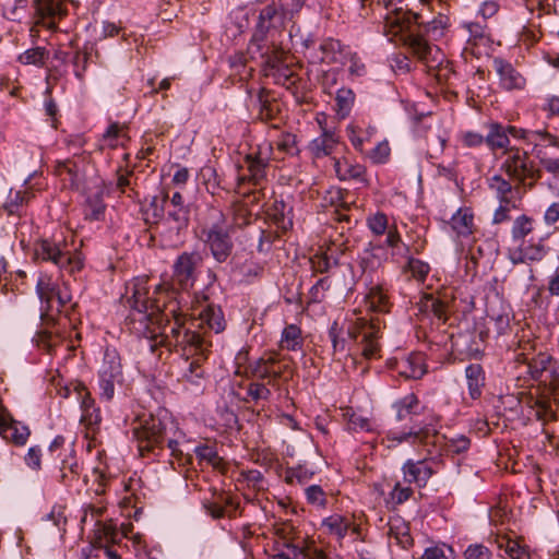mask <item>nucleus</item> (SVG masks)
<instances>
[{
    "mask_svg": "<svg viewBox=\"0 0 559 559\" xmlns=\"http://www.w3.org/2000/svg\"><path fill=\"white\" fill-rule=\"evenodd\" d=\"M146 290L143 286L136 288L132 296V310L130 311L127 323L131 332L142 337L152 353L158 347H166L168 350L180 352L189 362L183 377L189 381H194L203 377L204 370L202 362L207 358L212 346L205 335L195 331L185 329V314L179 312L176 302L166 306L165 316H171L174 322L154 321V314L157 310L147 312Z\"/></svg>",
    "mask_w": 559,
    "mask_h": 559,
    "instance_id": "f257e3e1",
    "label": "nucleus"
},
{
    "mask_svg": "<svg viewBox=\"0 0 559 559\" xmlns=\"http://www.w3.org/2000/svg\"><path fill=\"white\" fill-rule=\"evenodd\" d=\"M201 262V257L197 252H183L181 253L174 263V273L171 282H163L157 285L154 295L155 297H148V289L145 281H138L133 284V292L136 288L143 286L146 290L147 299V312L157 310L158 314H154V321L169 322L171 316H165L166 306L171 302H176L179 308V312L182 313L178 301L179 290H186L191 287L195 281V270ZM133 296V295H131ZM130 304L132 305V297H130Z\"/></svg>",
    "mask_w": 559,
    "mask_h": 559,
    "instance_id": "f03ea898",
    "label": "nucleus"
},
{
    "mask_svg": "<svg viewBox=\"0 0 559 559\" xmlns=\"http://www.w3.org/2000/svg\"><path fill=\"white\" fill-rule=\"evenodd\" d=\"M133 436L138 442V450L142 457L146 456L155 449H162L165 440H167V447L170 449L173 456L180 459L182 455L179 449V441L183 437V432L170 417L162 419L151 416L139 427L133 429Z\"/></svg>",
    "mask_w": 559,
    "mask_h": 559,
    "instance_id": "7ed1b4c3",
    "label": "nucleus"
},
{
    "mask_svg": "<svg viewBox=\"0 0 559 559\" xmlns=\"http://www.w3.org/2000/svg\"><path fill=\"white\" fill-rule=\"evenodd\" d=\"M365 305L368 311L381 316L384 309V293L381 286L371 289L367 295ZM348 335L356 340L361 336V354L366 359L381 357V329L379 317H370L369 320L364 318L357 319V322L348 329Z\"/></svg>",
    "mask_w": 559,
    "mask_h": 559,
    "instance_id": "20e7f679",
    "label": "nucleus"
},
{
    "mask_svg": "<svg viewBox=\"0 0 559 559\" xmlns=\"http://www.w3.org/2000/svg\"><path fill=\"white\" fill-rule=\"evenodd\" d=\"M415 27H412L414 41L416 44L404 43L400 38L396 40H388L394 44L396 47H405L407 51H412L419 60L426 61L431 52V47L424 38L427 36L430 39L437 40L443 36L444 31L449 26V17L444 14L439 13L431 21H424L420 14L415 13V21L412 23Z\"/></svg>",
    "mask_w": 559,
    "mask_h": 559,
    "instance_id": "39448f33",
    "label": "nucleus"
},
{
    "mask_svg": "<svg viewBox=\"0 0 559 559\" xmlns=\"http://www.w3.org/2000/svg\"><path fill=\"white\" fill-rule=\"evenodd\" d=\"M34 258L50 262L61 271L74 274L82 270L83 258L78 250H72L64 239L43 238L34 245Z\"/></svg>",
    "mask_w": 559,
    "mask_h": 559,
    "instance_id": "423d86ee",
    "label": "nucleus"
},
{
    "mask_svg": "<svg viewBox=\"0 0 559 559\" xmlns=\"http://www.w3.org/2000/svg\"><path fill=\"white\" fill-rule=\"evenodd\" d=\"M500 169L518 186L528 189H532L534 182L540 177L539 171L534 168L528 153L516 146L504 151Z\"/></svg>",
    "mask_w": 559,
    "mask_h": 559,
    "instance_id": "0eeeda50",
    "label": "nucleus"
},
{
    "mask_svg": "<svg viewBox=\"0 0 559 559\" xmlns=\"http://www.w3.org/2000/svg\"><path fill=\"white\" fill-rule=\"evenodd\" d=\"M248 372L253 378L267 380L271 386H276L280 381H289L293 374L289 360L277 352L264 353L249 365Z\"/></svg>",
    "mask_w": 559,
    "mask_h": 559,
    "instance_id": "6e6552de",
    "label": "nucleus"
},
{
    "mask_svg": "<svg viewBox=\"0 0 559 559\" xmlns=\"http://www.w3.org/2000/svg\"><path fill=\"white\" fill-rule=\"evenodd\" d=\"M92 153L82 151L71 158L57 159L52 166V174L57 177L63 189L81 190L86 179V166L91 163Z\"/></svg>",
    "mask_w": 559,
    "mask_h": 559,
    "instance_id": "1a4fd4ad",
    "label": "nucleus"
},
{
    "mask_svg": "<svg viewBox=\"0 0 559 559\" xmlns=\"http://www.w3.org/2000/svg\"><path fill=\"white\" fill-rule=\"evenodd\" d=\"M403 0H386V40L400 38L404 43L417 44L414 41L412 23L415 21V13L403 7H399Z\"/></svg>",
    "mask_w": 559,
    "mask_h": 559,
    "instance_id": "9d476101",
    "label": "nucleus"
},
{
    "mask_svg": "<svg viewBox=\"0 0 559 559\" xmlns=\"http://www.w3.org/2000/svg\"><path fill=\"white\" fill-rule=\"evenodd\" d=\"M36 292L46 313L53 316L68 311L71 307L72 296L68 287H61L50 275L41 274L37 281Z\"/></svg>",
    "mask_w": 559,
    "mask_h": 559,
    "instance_id": "9b49d317",
    "label": "nucleus"
},
{
    "mask_svg": "<svg viewBox=\"0 0 559 559\" xmlns=\"http://www.w3.org/2000/svg\"><path fill=\"white\" fill-rule=\"evenodd\" d=\"M100 396L110 401L115 395V384L122 381V362L118 350L106 347L98 370Z\"/></svg>",
    "mask_w": 559,
    "mask_h": 559,
    "instance_id": "f8f14e48",
    "label": "nucleus"
},
{
    "mask_svg": "<svg viewBox=\"0 0 559 559\" xmlns=\"http://www.w3.org/2000/svg\"><path fill=\"white\" fill-rule=\"evenodd\" d=\"M514 361L526 369L534 380H539L548 369L551 356L547 353H535V344L531 340H520L514 349Z\"/></svg>",
    "mask_w": 559,
    "mask_h": 559,
    "instance_id": "ddd939ff",
    "label": "nucleus"
},
{
    "mask_svg": "<svg viewBox=\"0 0 559 559\" xmlns=\"http://www.w3.org/2000/svg\"><path fill=\"white\" fill-rule=\"evenodd\" d=\"M35 15L29 35L35 43L39 38L40 27L50 31L58 28V21L66 16V10L61 2L55 0H34Z\"/></svg>",
    "mask_w": 559,
    "mask_h": 559,
    "instance_id": "4468645a",
    "label": "nucleus"
},
{
    "mask_svg": "<svg viewBox=\"0 0 559 559\" xmlns=\"http://www.w3.org/2000/svg\"><path fill=\"white\" fill-rule=\"evenodd\" d=\"M201 239L217 262H225L231 254L234 248L233 240L228 229L219 222L204 227L201 233Z\"/></svg>",
    "mask_w": 559,
    "mask_h": 559,
    "instance_id": "2eb2a0df",
    "label": "nucleus"
},
{
    "mask_svg": "<svg viewBox=\"0 0 559 559\" xmlns=\"http://www.w3.org/2000/svg\"><path fill=\"white\" fill-rule=\"evenodd\" d=\"M272 151L273 145L271 143H264L259 146L255 154L246 156L245 162L249 174L237 177L238 188L245 182L252 183L253 186L260 185V182L265 178L266 167L271 159Z\"/></svg>",
    "mask_w": 559,
    "mask_h": 559,
    "instance_id": "dca6fc26",
    "label": "nucleus"
},
{
    "mask_svg": "<svg viewBox=\"0 0 559 559\" xmlns=\"http://www.w3.org/2000/svg\"><path fill=\"white\" fill-rule=\"evenodd\" d=\"M386 370L395 371L405 379H420L427 372L424 358L418 353L386 358Z\"/></svg>",
    "mask_w": 559,
    "mask_h": 559,
    "instance_id": "f3484780",
    "label": "nucleus"
},
{
    "mask_svg": "<svg viewBox=\"0 0 559 559\" xmlns=\"http://www.w3.org/2000/svg\"><path fill=\"white\" fill-rule=\"evenodd\" d=\"M189 209L185 205L183 197L180 192H175L166 200V216L165 222L170 225V229L176 231L188 227L189 224Z\"/></svg>",
    "mask_w": 559,
    "mask_h": 559,
    "instance_id": "a211bd4d",
    "label": "nucleus"
},
{
    "mask_svg": "<svg viewBox=\"0 0 559 559\" xmlns=\"http://www.w3.org/2000/svg\"><path fill=\"white\" fill-rule=\"evenodd\" d=\"M34 197L33 188L28 185V180H25L22 189H10L5 201L0 206V212L20 217Z\"/></svg>",
    "mask_w": 559,
    "mask_h": 559,
    "instance_id": "6ab92c4d",
    "label": "nucleus"
},
{
    "mask_svg": "<svg viewBox=\"0 0 559 559\" xmlns=\"http://www.w3.org/2000/svg\"><path fill=\"white\" fill-rule=\"evenodd\" d=\"M533 154L543 164L552 156L559 154V139L546 129L536 130L531 142Z\"/></svg>",
    "mask_w": 559,
    "mask_h": 559,
    "instance_id": "aec40b11",
    "label": "nucleus"
},
{
    "mask_svg": "<svg viewBox=\"0 0 559 559\" xmlns=\"http://www.w3.org/2000/svg\"><path fill=\"white\" fill-rule=\"evenodd\" d=\"M286 52L278 47H274L265 57L266 75H272L277 83H294L293 72L285 64Z\"/></svg>",
    "mask_w": 559,
    "mask_h": 559,
    "instance_id": "412c9836",
    "label": "nucleus"
},
{
    "mask_svg": "<svg viewBox=\"0 0 559 559\" xmlns=\"http://www.w3.org/2000/svg\"><path fill=\"white\" fill-rule=\"evenodd\" d=\"M294 556L301 559H342L338 554L313 538L305 537L300 545H292Z\"/></svg>",
    "mask_w": 559,
    "mask_h": 559,
    "instance_id": "4be33fe9",
    "label": "nucleus"
},
{
    "mask_svg": "<svg viewBox=\"0 0 559 559\" xmlns=\"http://www.w3.org/2000/svg\"><path fill=\"white\" fill-rule=\"evenodd\" d=\"M493 69L499 75L500 86L506 91L522 90L525 86L524 76L513 66L502 58H495Z\"/></svg>",
    "mask_w": 559,
    "mask_h": 559,
    "instance_id": "5701e85b",
    "label": "nucleus"
},
{
    "mask_svg": "<svg viewBox=\"0 0 559 559\" xmlns=\"http://www.w3.org/2000/svg\"><path fill=\"white\" fill-rule=\"evenodd\" d=\"M324 201L326 204L335 207L334 218L337 222L349 221V216L344 212L350 209V206L354 204V201L352 200V195L347 190H344L340 187H331L325 192Z\"/></svg>",
    "mask_w": 559,
    "mask_h": 559,
    "instance_id": "b1692460",
    "label": "nucleus"
},
{
    "mask_svg": "<svg viewBox=\"0 0 559 559\" xmlns=\"http://www.w3.org/2000/svg\"><path fill=\"white\" fill-rule=\"evenodd\" d=\"M403 477L408 484L416 483L420 487L425 486L433 475V469L426 460L414 462L407 460L403 465Z\"/></svg>",
    "mask_w": 559,
    "mask_h": 559,
    "instance_id": "393cba45",
    "label": "nucleus"
},
{
    "mask_svg": "<svg viewBox=\"0 0 559 559\" xmlns=\"http://www.w3.org/2000/svg\"><path fill=\"white\" fill-rule=\"evenodd\" d=\"M266 216L281 233H285L293 227L292 207L283 200L275 199L266 209Z\"/></svg>",
    "mask_w": 559,
    "mask_h": 559,
    "instance_id": "a878e982",
    "label": "nucleus"
},
{
    "mask_svg": "<svg viewBox=\"0 0 559 559\" xmlns=\"http://www.w3.org/2000/svg\"><path fill=\"white\" fill-rule=\"evenodd\" d=\"M66 452L67 453H64L61 461L58 474L56 475V479L64 486H71L73 483L79 480L81 467L73 451L69 449Z\"/></svg>",
    "mask_w": 559,
    "mask_h": 559,
    "instance_id": "bb28decb",
    "label": "nucleus"
},
{
    "mask_svg": "<svg viewBox=\"0 0 559 559\" xmlns=\"http://www.w3.org/2000/svg\"><path fill=\"white\" fill-rule=\"evenodd\" d=\"M322 526L329 534L334 535L340 539L345 537L348 532L358 534V526L353 522L352 518L341 514H333L324 519Z\"/></svg>",
    "mask_w": 559,
    "mask_h": 559,
    "instance_id": "cd10ccee",
    "label": "nucleus"
},
{
    "mask_svg": "<svg viewBox=\"0 0 559 559\" xmlns=\"http://www.w3.org/2000/svg\"><path fill=\"white\" fill-rule=\"evenodd\" d=\"M386 247L391 248L392 259L396 263L405 264V262L411 258L409 255V247L405 245L397 230L395 225L390 226L389 221L386 219Z\"/></svg>",
    "mask_w": 559,
    "mask_h": 559,
    "instance_id": "c85d7f7f",
    "label": "nucleus"
},
{
    "mask_svg": "<svg viewBox=\"0 0 559 559\" xmlns=\"http://www.w3.org/2000/svg\"><path fill=\"white\" fill-rule=\"evenodd\" d=\"M465 379L469 397L472 400L480 399L486 382V376L481 365H468L465 368Z\"/></svg>",
    "mask_w": 559,
    "mask_h": 559,
    "instance_id": "c756f323",
    "label": "nucleus"
},
{
    "mask_svg": "<svg viewBox=\"0 0 559 559\" xmlns=\"http://www.w3.org/2000/svg\"><path fill=\"white\" fill-rule=\"evenodd\" d=\"M338 145V135L336 132L320 133L309 143V152L314 158H321L331 155Z\"/></svg>",
    "mask_w": 559,
    "mask_h": 559,
    "instance_id": "7c9ffc66",
    "label": "nucleus"
},
{
    "mask_svg": "<svg viewBox=\"0 0 559 559\" xmlns=\"http://www.w3.org/2000/svg\"><path fill=\"white\" fill-rule=\"evenodd\" d=\"M485 143L491 152L497 150H509L510 138L507 126L499 122H490L488 124V133L485 136Z\"/></svg>",
    "mask_w": 559,
    "mask_h": 559,
    "instance_id": "2f4dec72",
    "label": "nucleus"
},
{
    "mask_svg": "<svg viewBox=\"0 0 559 559\" xmlns=\"http://www.w3.org/2000/svg\"><path fill=\"white\" fill-rule=\"evenodd\" d=\"M450 225L459 237H468L474 233V213L471 207H460L451 216Z\"/></svg>",
    "mask_w": 559,
    "mask_h": 559,
    "instance_id": "473e14b6",
    "label": "nucleus"
},
{
    "mask_svg": "<svg viewBox=\"0 0 559 559\" xmlns=\"http://www.w3.org/2000/svg\"><path fill=\"white\" fill-rule=\"evenodd\" d=\"M520 187L521 186H518V183L513 186L510 179H506L501 175H493L492 177L488 178V188L499 202H513L511 194L514 191L518 192Z\"/></svg>",
    "mask_w": 559,
    "mask_h": 559,
    "instance_id": "72a5a7b5",
    "label": "nucleus"
},
{
    "mask_svg": "<svg viewBox=\"0 0 559 559\" xmlns=\"http://www.w3.org/2000/svg\"><path fill=\"white\" fill-rule=\"evenodd\" d=\"M197 316L200 320V326H206L215 333L224 331L226 323L219 307L206 305Z\"/></svg>",
    "mask_w": 559,
    "mask_h": 559,
    "instance_id": "f704fd0d",
    "label": "nucleus"
},
{
    "mask_svg": "<svg viewBox=\"0 0 559 559\" xmlns=\"http://www.w3.org/2000/svg\"><path fill=\"white\" fill-rule=\"evenodd\" d=\"M334 170L340 180H364L365 167L348 158H335Z\"/></svg>",
    "mask_w": 559,
    "mask_h": 559,
    "instance_id": "c9c22d12",
    "label": "nucleus"
},
{
    "mask_svg": "<svg viewBox=\"0 0 559 559\" xmlns=\"http://www.w3.org/2000/svg\"><path fill=\"white\" fill-rule=\"evenodd\" d=\"M489 322L493 324L497 335H503L510 330L512 311L508 305L500 302L498 309L490 307L487 310Z\"/></svg>",
    "mask_w": 559,
    "mask_h": 559,
    "instance_id": "e433bc0d",
    "label": "nucleus"
},
{
    "mask_svg": "<svg viewBox=\"0 0 559 559\" xmlns=\"http://www.w3.org/2000/svg\"><path fill=\"white\" fill-rule=\"evenodd\" d=\"M392 411L397 421L411 419L413 415L418 414L419 401L414 393L407 394L392 404Z\"/></svg>",
    "mask_w": 559,
    "mask_h": 559,
    "instance_id": "4c0bfd02",
    "label": "nucleus"
},
{
    "mask_svg": "<svg viewBox=\"0 0 559 559\" xmlns=\"http://www.w3.org/2000/svg\"><path fill=\"white\" fill-rule=\"evenodd\" d=\"M128 140L127 127L119 122H112L108 126L107 130L102 136L100 150L105 147L116 148L119 145H123L124 141Z\"/></svg>",
    "mask_w": 559,
    "mask_h": 559,
    "instance_id": "58836bf2",
    "label": "nucleus"
},
{
    "mask_svg": "<svg viewBox=\"0 0 559 559\" xmlns=\"http://www.w3.org/2000/svg\"><path fill=\"white\" fill-rule=\"evenodd\" d=\"M347 131L350 143L360 152L366 151V144L373 143L372 139L377 134L376 128L371 126H368L366 129L349 126Z\"/></svg>",
    "mask_w": 559,
    "mask_h": 559,
    "instance_id": "ea45409f",
    "label": "nucleus"
},
{
    "mask_svg": "<svg viewBox=\"0 0 559 559\" xmlns=\"http://www.w3.org/2000/svg\"><path fill=\"white\" fill-rule=\"evenodd\" d=\"M463 27L468 33L467 44L476 48L488 47L490 44V37L487 33L486 25L478 22H467L463 24Z\"/></svg>",
    "mask_w": 559,
    "mask_h": 559,
    "instance_id": "a19ab883",
    "label": "nucleus"
},
{
    "mask_svg": "<svg viewBox=\"0 0 559 559\" xmlns=\"http://www.w3.org/2000/svg\"><path fill=\"white\" fill-rule=\"evenodd\" d=\"M106 205L100 191L88 195L84 205V215L90 221H100L105 216Z\"/></svg>",
    "mask_w": 559,
    "mask_h": 559,
    "instance_id": "79ce46f5",
    "label": "nucleus"
},
{
    "mask_svg": "<svg viewBox=\"0 0 559 559\" xmlns=\"http://www.w3.org/2000/svg\"><path fill=\"white\" fill-rule=\"evenodd\" d=\"M535 221L533 217L522 214L512 224L511 236L514 242H524V239L534 231Z\"/></svg>",
    "mask_w": 559,
    "mask_h": 559,
    "instance_id": "37998d69",
    "label": "nucleus"
},
{
    "mask_svg": "<svg viewBox=\"0 0 559 559\" xmlns=\"http://www.w3.org/2000/svg\"><path fill=\"white\" fill-rule=\"evenodd\" d=\"M304 344L301 329L296 324L287 325L281 337V347L290 352L301 349Z\"/></svg>",
    "mask_w": 559,
    "mask_h": 559,
    "instance_id": "c03bdc74",
    "label": "nucleus"
},
{
    "mask_svg": "<svg viewBox=\"0 0 559 559\" xmlns=\"http://www.w3.org/2000/svg\"><path fill=\"white\" fill-rule=\"evenodd\" d=\"M49 58V51L45 47H33L17 57V61L24 66L43 68Z\"/></svg>",
    "mask_w": 559,
    "mask_h": 559,
    "instance_id": "a18cd8bd",
    "label": "nucleus"
},
{
    "mask_svg": "<svg viewBox=\"0 0 559 559\" xmlns=\"http://www.w3.org/2000/svg\"><path fill=\"white\" fill-rule=\"evenodd\" d=\"M499 548L503 549L511 559H530V552L526 546L518 539L503 536L498 540Z\"/></svg>",
    "mask_w": 559,
    "mask_h": 559,
    "instance_id": "49530a36",
    "label": "nucleus"
},
{
    "mask_svg": "<svg viewBox=\"0 0 559 559\" xmlns=\"http://www.w3.org/2000/svg\"><path fill=\"white\" fill-rule=\"evenodd\" d=\"M259 102H260V110H259V118L262 121L269 122L274 121L278 118V115L281 112V106L280 104L272 99H267L264 97V90H261L259 93Z\"/></svg>",
    "mask_w": 559,
    "mask_h": 559,
    "instance_id": "de8ad7c7",
    "label": "nucleus"
},
{
    "mask_svg": "<svg viewBox=\"0 0 559 559\" xmlns=\"http://www.w3.org/2000/svg\"><path fill=\"white\" fill-rule=\"evenodd\" d=\"M274 534L284 542V545L287 548L293 549L292 545H300V543L295 544L294 540L298 538V532L294 524L289 521L277 522L273 526Z\"/></svg>",
    "mask_w": 559,
    "mask_h": 559,
    "instance_id": "09e8293b",
    "label": "nucleus"
},
{
    "mask_svg": "<svg viewBox=\"0 0 559 559\" xmlns=\"http://www.w3.org/2000/svg\"><path fill=\"white\" fill-rule=\"evenodd\" d=\"M355 94L350 88L342 87L336 92V112L341 118H346L354 105Z\"/></svg>",
    "mask_w": 559,
    "mask_h": 559,
    "instance_id": "8fccbe9b",
    "label": "nucleus"
},
{
    "mask_svg": "<svg viewBox=\"0 0 559 559\" xmlns=\"http://www.w3.org/2000/svg\"><path fill=\"white\" fill-rule=\"evenodd\" d=\"M390 530L386 533V537L389 539V545L394 543L403 549H407L413 545V537L409 534L408 527L403 524L401 527H395L393 524L389 523Z\"/></svg>",
    "mask_w": 559,
    "mask_h": 559,
    "instance_id": "3c124183",
    "label": "nucleus"
},
{
    "mask_svg": "<svg viewBox=\"0 0 559 559\" xmlns=\"http://www.w3.org/2000/svg\"><path fill=\"white\" fill-rule=\"evenodd\" d=\"M195 454L201 461H205L216 469H224V460L218 455L216 450L210 445H199L195 448Z\"/></svg>",
    "mask_w": 559,
    "mask_h": 559,
    "instance_id": "603ef678",
    "label": "nucleus"
},
{
    "mask_svg": "<svg viewBox=\"0 0 559 559\" xmlns=\"http://www.w3.org/2000/svg\"><path fill=\"white\" fill-rule=\"evenodd\" d=\"M310 264L313 273L322 274L329 272L333 266H335L337 264V260L330 255L328 251H321L310 259Z\"/></svg>",
    "mask_w": 559,
    "mask_h": 559,
    "instance_id": "864d4df0",
    "label": "nucleus"
},
{
    "mask_svg": "<svg viewBox=\"0 0 559 559\" xmlns=\"http://www.w3.org/2000/svg\"><path fill=\"white\" fill-rule=\"evenodd\" d=\"M319 49L321 51L320 62L334 63L336 53L341 51V43L333 38H326L320 44Z\"/></svg>",
    "mask_w": 559,
    "mask_h": 559,
    "instance_id": "5fc2aeb1",
    "label": "nucleus"
},
{
    "mask_svg": "<svg viewBox=\"0 0 559 559\" xmlns=\"http://www.w3.org/2000/svg\"><path fill=\"white\" fill-rule=\"evenodd\" d=\"M421 309L424 311L431 312L439 320H447V305L439 298H436L431 295L425 296L424 299L421 300Z\"/></svg>",
    "mask_w": 559,
    "mask_h": 559,
    "instance_id": "6e6d98bb",
    "label": "nucleus"
},
{
    "mask_svg": "<svg viewBox=\"0 0 559 559\" xmlns=\"http://www.w3.org/2000/svg\"><path fill=\"white\" fill-rule=\"evenodd\" d=\"M273 147L277 150V152L282 154H290L293 155L298 151L297 148V136L290 132H283L281 135L271 143Z\"/></svg>",
    "mask_w": 559,
    "mask_h": 559,
    "instance_id": "4d7b16f0",
    "label": "nucleus"
},
{
    "mask_svg": "<svg viewBox=\"0 0 559 559\" xmlns=\"http://www.w3.org/2000/svg\"><path fill=\"white\" fill-rule=\"evenodd\" d=\"M100 538L102 543L119 544L121 542L119 530L111 520L100 524L95 543H100Z\"/></svg>",
    "mask_w": 559,
    "mask_h": 559,
    "instance_id": "13d9d810",
    "label": "nucleus"
},
{
    "mask_svg": "<svg viewBox=\"0 0 559 559\" xmlns=\"http://www.w3.org/2000/svg\"><path fill=\"white\" fill-rule=\"evenodd\" d=\"M402 269L405 272H409L411 275L419 282H424L430 271L427 263L412 257L403 264Z\"/></svg>",
    "mask_w": 559,
    "mask_h": 559,
    "instance_id": "bf43d9fd",
    "label": "nucleus"
},
{
    "mask_svg": "<svg viewBox=\"0 0 559 559\" xmlns=\"http://www.w3.org/2000/svg\"><path fill=\"white\" fill-rule=\"evenodd\" d=\"M370 250H366L362 262L366 264V267L373 270L382 265L384 250L379 243L370 242Z\"/></svg>",
    "mask_w": 559,
    "mask_h": 559,
    "instance_id": "052dcab7",
    "label": "nucleus"
},
{
    "mask_svg": "<svg viewBox=\"0 0 559 559\" xmlns=\"http://www.w3.org/2000/svg\"><path fill=\"white\" fill-rule=\"evenodd\" d=\"M464 559H493L492 550L483 543H472L463 551Z\"/></svg>",
    "mask_w": 559,
    "mask_h": 559,
    "instance_id": "680f3d73",
    "label": "nucleus"
},
{
    "mask_svg": "<svg viewBox=\"0 0 559 559\" xmlns=\"http://www.w3.org/2000/svg\"><path fill=\"white\" fill-rule=\"evenodd\" d=\"M251 213L248 206L241 202H235L231 206V225L243 227L250 223Z\"/></svg>",
    "mask_w": 559,
    "mask_h": 559,
    "instance_id": "e2e57ef3",
    "label": "nucleus"
},
{
    "mask_svg": "<svg viewBox=\"0 0 559 559\" xmlns=\"http://www.w3.org/2000/svg\"><path fill=\"white\" fill-rule=\"evenodd\" d=\"M331 288V281L329 277H322L310 288L309 299L311 302H322L326 298V293Z\"/></svg>",
    "mask_w": 559,
    "mask_h": 559,
    "instance_id": "0e129e2a",
    "label": "nucleus"
},
{
    "mask_svg": "<svg viewBox=\"0 0 559 559\" xmlns=\"http://www.w3.org/2000/svg\"><path fill=\"white\" fill-rule=\"evenodd\" d=\"M239 271L247 282H252L262 275L264 266L261 263L250 259L241 264Z\"/></svg>",
    "mask_w": 559,
    "mask_h": 559,
    "instance_id": "69168bd1",
    "label": "nucleus"
},
{
    "mask_svg": "<svg viewBox=\"0 0 559 559\" xmlns=\"http://www.w3.org/2000/svg\"><path fill=\"white\" fill-rule=\"evenodd\" d=\"M139 486V479L129 478L128 481L123 483V491L126 492V496L122 498V503L124 507H136L140 499L136 493V488Z\"/></svg>",
    "mask_w": 559,
    "mask_h": 559,
    "instance_id": "338daca9",
    "label": "nucleus"
},
{
    "mask_svg": "<svg viewBox=\"0 0 559 559\" xmlns=\"http://www.w3.org/2000/svg\"><path fill=\"white\" fill-rule=\"evenodd\" d=\"M247 394L254 402L260 400L267 401L272 395L271 390L267 388V383L260 381L249 383Z\"/></svg>",
    "mask_w": 559,
    "mask_h": 559,
    "instance_id": "774afa93",
    "label": "nucleus"
}]
</instances>
